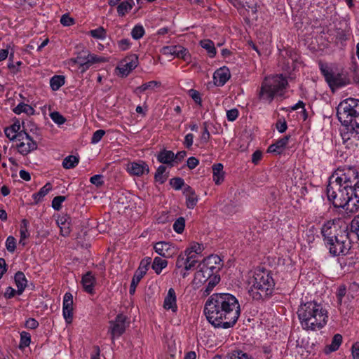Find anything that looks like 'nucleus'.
Instances as JSON below:
<instances>
[{
    "label": "nucleus",
    "instance_id": "1",
    "mask_svg": "<svg viewBox=\"0 0 359 359\" xmlns=\"http://www.w3.org/2000/svg\"><path fill=\"white\" fill-rule=\"evenodd\" d=\"M204 313L208 322L216 328L233 327L241 316V306L236 297L230 293H214L206 301Z\"/></svg>",
    "mask_w": 359,
    "mask_h": 359
},
{
    "label": "nucleus",
    "instance_id": "2",
    "mask_svg": "<svg viewBox=\"0 0 359 359\" xmlns=\"http://www.w3.org/2000/svg\"><path fill=\"white\" fill-rule=\"evenodd\" d=\"M298 318L302 328L307 331H317L325 326L328 312L316 301L302 303L297 310Z\"/></svg>",
    "mask_w": 359,
    "mask_h": 359
},
{
    "label": "nucleus",
    "instance_id": "3",
    "mask_svg": "<svg viewBox=\"0 0 359 359\" xmlns=\"http://www.w3.org/2000/svg\"><path fill=\"white\" fill-rule=\"evenodd\" d=\"M249 285L248 294L253 300L257 302L269 299L275 288L272 275L266 270L256 271Z\"/></svg>",
    "mask_w": 359,
    "mask_h": 359
},
{
    "label": "nucleus",
    "instance_id": "4",
    "mask_svg": "<svg viewBox=\"0 0 359 359\" xmlns=\"http://www.w3.org/2000/svg\"><path fill=\"white\" fill-rule=\"evenodd\" d=\"M326 194L329 201L334 207L343 208L352 212L351 207L353 205V189L343 186L330 178L327 186Z\"/></svg>",
    "mask_w": 359,
    "mask_h": 359
},
{
    "label": "nucleus",
    "instance_id": "5",
    "mask_svg": "<svg viewBox=\"0 0 359 359\" xmlns=\"http://www.w3.org/2000/svg\"><path fill=\"white\" fill-rule=\"evenodd\" d=\"M337 116L342 126L359 128V100L349 97L340 102L337 107Z\"/></svg>",
    "mask_w": 359,
    "mask_h": 359
},
{
    "label": "nucleus",
    "instance_id": "6",
    "mask_svg": "<svg viewBox=\"0 0 359 359\" xmlns=\"http://www.w3.org/2000/svg\"><path fill=\"white\" fill-rule=\"evenodd\" d=\"M287 80L282 74L265 77L259 92V98L271 103L276 96L283 95Z\"/></svg>",
    "mask_w": 359,
    "mask_h": 359
},
{
    "label": "nucleus",
    "instance_id": "7",
    "mask_svg": "<svg viewBox=\"0 0 359 359\" xmlns=\"http://www.w3.org/2000/svg\"><path fill=\"white\" fill-rule=\"evenodd\" d=\"M347 229L348 227H346V229L344 231L342 234L333 239V241H331L325 246L332 257L344 256L348 253L351 245Z\"/></svg>",
    "mask_w": 359,
    "mask_h": 359
},
{
    "label": "nucleus",
    "instance_id": "8",
    "mask_svg": "<svg viewBox=\"0 0 359 359\" xmlns=\"http://www.w3.org/2000/svg\"><path fill=\"white\" fill-rule=\"evenodd\" d=\"M334 176H336V177L334 181L349 189H353L359 183L358 172L355 167L344 166L342 168H339L335 171L332 177Z\"/></svg>",
    "mask_w": 359,
    "mask_h": 359
},
{
    "label": "nucleus",
    "instance_id": "9",
    "mask_svg": "<svg viewBox=\"0 0 359 359\" xmlns=\"http://www.w3.org/2000/svg\"><path fill=\"white\" fill-rule=\"evenodd\" d=\"M221 258L216 255H211L205 258L203 262L198 265L200 269L196 272L198 277L203 273H206L208 276L214 275L222 266Z\"/></svg>",
    "mask_w": 359,
    "mask_h": 359
},
{
    "label": "nucleus",
    "instance_id": "10",
    "mask_svg": "<svg viewBox=\"0 0 359 359\" xmlns=\"http://www.w3.org/2000/svg\"><path fill=\"white\" fill-rule=\"evenodd\" d=\"M18 142V151L22 156H27L38 148L36 142L25 130L19 133Z\"/></svg>",
    "mask_w": 359,
    "mask_h": 359
},
{
    "label": "nucleus",
    "instance_id": "11",
    "mask_svg": "<svg viewBox=\"0 0 359 359\" xmlns=\"http://www.w3.org/2000/svg\"><path fill=\"white\" fill-rule=\"evenodd\" d=\"M72 61L79 65L81 72L83 73L88 69L92 65L103 62L105 60L104 57H98L96 55L89 53L88 51L83 50L79 53L76 57L72 59Z\"/></svg>",
    "mask_w": 359,
    "mask_h": 359
},
{
    "label": "nucleus",
    "instance_id": "12",
    "mask_svg": "<svg viewBox=\"0 0 359 359\" xmlns=\"http://www.w3.org/2000/svg\"><path fill=\"white\" fill-rule=\"evenodd\" d=\"M320 233L323 236L324 245L326 246L331 241H333V239L342 234L344 231L339 228L335 223V220H328L323 224L320 229Z\"/></svg>",
    "mask_w": 359,
    "mask_h": 359
},
{
    "label": "nucleus",
    "instance_id": "13",
    "mask_svg": "<svg viewBox=\"0 0 359 359\" xmlns=\"http://www.w3.org/2000/svg\"><path fill=\"white\" fill-rule=\"evenodd\" d=\"M127 318L123 314L116 316L114 320L110 321V327L109 332L111 334V339L114 341L115 337H118L122 335L126 328Z\"/></svg>",
    "mask_w": 359,
    "mask_h": 359
},
{
    "label": "nucleus",
    "instance_id": "14",
    "mask_svg": "<svg viewBox=\"0 0 359 359\" xmlns=\"http://www.w3.org/2000/svg\"><path fill=\"white\" fill-rule=\"evenodd\" d=\"M154 249L156 253L165 258L172 257L177 253V248L169 242H158L154 245Z\"/></svg>",
    "mask_w": 359,
    "mask_h": 359
},
{
    "label": "nucleus",
    "instance_id": "15",
    "mask_svg": "<svg viewBox=\"0 0 359 359\" xmlns=\"http://www.w3.org/2000/svg\"><path fill=\"white\" fill-rule=\"evenodd\" d=\"M164 54H170L184 61L189 62L191 60V55L189 50L181 46H170L163 48Z\"/></svg>",
    "mask_w": 359,
    "mask_h": 359
},
{
    "label": "nucleus",
    "instance_id": "16",
    "mask_svg": "<svg viewBox=\"0 0 359 359\" xmlns=\"http://www.w3.org/2000/svg\"><path fill=\"white\" fill-rule=\"evenodd\" d=\"M63 316L67 323L69 324L73 319V296L66 292L63 297Z\"/></svg>",
    "mask_w": 359,
    "mask_h": 359
},
{
    "label": "nucleus",
    "instance_id": "17",
    "mask_svg": "<svg viewBox=\"0 0 359 359\" xmlns=\"http://www.w3.org/2000/svg\"><path fill=\"white\" fill-rule=\"evenodd\" d=\"M341 137L344 142H349L351 144L359 145V128L356 126L346 127V131L341 133Z\"/></svg>",
    "mask_w": 359,
    "mask_h": 359
},
{
    "label": "nucleus",
    "instance_id": "18",
    "mask_svg": "<svg viewBox=\"0 0 359 359\" xmlns=\"http://www.w3.org/2000/svg\"><path fill=\"white\" fill-rule=\"evenodd\" d=\"M332 90L339 88L349 83L348 78L342 73H332L331 77L327 81Z\"/></svg>",
    "mask_w": 359,
    "mask_h": 359
},
{
    "label": "nucleus",
    "instance_id": "19",
    "mask_svg": "<svg viewBox=\"0 0 359 359\" xmlns=\"http://www.w3.org/2000/svg\"><path fill=\"white\" fill-rule=\"evenodd\" d=\"M230 77L231 74L229 68L224 66L215 72L213 74L214 83L217 86H223Z\"/></svg>",
    "mask_w": 359,
    "mask_h": 359
},
{
    "label": "nucleus",
    "instance_id": "20",
    "mask_svg": "<svg viewBox=\"0 0 359 359\" xmlns=\"http://www.w3.org/2000/svg\"><path fill=\"white\" fill-rule=\"evenodd\" d=\"M128 170L131 175L135 176H142L149 172L148 165L143 161L130 163L128 166Z\"/></svg>",
    "mask_w": 359,
    "mask_h": 359
},
{
    "label": "nucleus",
    "instance_id": "21",
    "mask_svg": "<svg viewBox=\"0 0 359 359\" xmlns=\"http://www.w3.org/2000/svg\"><path fill=\"white\" fill-rule=\"evenodd\" d=\"M163 307L167 310L171 309L173 312L177 311V306L176 294L173 288H170L168 290V294L164 299Z\"/></svg>",
    "mask_w": 359,
    "mask_h": 359
},
{
    "label": "nucleus",
    "instance_id": "22",
    "mask_svg": "<svg viewBox=\"0 0 359 359\" xmlns=\"http://www.w3.org/2000/svg\"><path fill=\"white\" fill-rule=\"evenodd\" d=\"M95 282V278L91 271H88L84 274L82 277L81 283L85 292L89 294H93Z\"/></svg>",
    "mask_w": 359,
    "mask_h": 359
},
{
    "label": "nucleus",
    "instance_id": "23",
    "mask_svg": "<svg viewBox=\"0 0 359 359\" xmlns=\"http://www.w3.org/2000/svg\"><path fill=\"white\" fill-rule=\"evenodd\" d=\"M290 136L286 135L271 144L268 148V152L280 154L287 146Z\"/></svg>",
    "mask_w": 359,
    "mask_h": 359
},
{
    "label": "nucleus",
    "instance_id": "24",
    "mask_svg": "<svg viewBox=\"0 0 359 359\" xmlns=\"http://www.w3.org/2000/svg\"><path fill=\"white\" fill-rule=\"evenodd\" d=\"M129 61H126L124 65L118 67L120 72L123 75H128L132 70L137 66V57L134 55L128 59Z\"/></svg>",
    "mask_w": 359,
    "mask_h": 359
},
{
    "label": "nucleus",
    "instance_id": "25",
    "mask_svg": "<svg viewBox=\"0 0 359 359\" xmlns=\"http://www.w3.org/2000/svg\"><path fill=\"white\" fill-rule=\"evenodd\" d=\"M224 166L222 163H216L212 165L213 181L216 184H220L224 179Z\"/></svg>",
    "mask_w": 359,
    "mask_h": 359
},
{
    "label": "nucleus",
    "instance_id": "26",
    "mask_svg": "<svg viewBox=\"0 0 359 359\" xmlns=\"http://www.w3.org/2000/svg\"><path fill=\"white\" fill-rule=\"evenodd\" d=\"M15 283L18 287V294L20 295L27 287V280L22 271H18L15 274Z\"/></svg>",
    "mask_w": 359,
    "mask_h": 359
},
{
    "label": "nucleus",
    "instance_id": "27",
    "mask_svg": "<svg viewBox=\"0 0 359 359\" xmlns=\"http://www.w3.org/2000/svg\"><path fill=\"white\" fill-rule=\"evenodd\" d=\"M157 160L163 164L172 165L174 162V153L172 151L163 149L157 155Z\"/></svg>",
    "mask_w": 359,
    "mask_h": 359
},
{
    "label": "nucleus",
    "instance_id": "28",
    "mask_svg": "<svg viewBox=\"0 0 359 359\" xmlns=\"http://www.w3.org/2000/svg\"><path fill=\"white\" fill-rule=\"evenodd\" d=\"M69 217L67 216L60 217L57 223L60 229V233L63 236H67L70 233V222Z\"/></svg>",
    "mask_w": 359,
    "mask_h": 359
},
{
    "label": "nucleus",
    "instance_id": "29",
    "mask_svg": "<svg viewBox=\"0 0 359 359\" xmlns=\"http://www.w3.org/2000/svg\"><path fill=\"white\" fill-rule=\"evenodd\" d=\"M161 86V83L160 81H151L137 87L134 90V93L137 95L147 90H154L155 88H159Z\"/></svg>",
    "mask_w": 359,
    "mask_h": 359
},
{
    "label": "nucleus",
    "instance_id": "30",
    "mask_svg": "<svg viewBox=\"0 0 359 359\" xmlns=\"http://www.w3.org/2000/svg\"><path fill=\"white\" fill-rule=\"evenodd\" d=\"M208 284L203 290V294L208 296L212 291L213 288L219 283L220 276L218 275H211L208 276Z\"/></svg>",
    "mask_w": 359,
    "mask_h": 359
},
{
    "label": "nucleus",
    "instance_id": "31",
    "mask_svg": "<svg viewBox=\"0 0 359 359\" xmlns=\"http://www.w3.org/2000/svg\"><path fill=\"white\" fill-rule=\"evenodd\" d=\"M342 342V336L339 334H336L334 335L332 343L330 345H327L325 348V353L328 354L331 352L336 351L339 348L340 345Z\"/></svg>",
    "mask_w": 359,
    "mask_h": 359
},
{
    "label": "nucleus",
    "instance_id": "32",
    "mask_svg": "<svg viewBox=\"0 0 359 359\" xmlns=\"http://www.w3.org/2000/svg\"><path fill=\"white\" fill-rule=\"evenodd\" d=\"M52 189V185L50 183H46L43 187H41L39 191L36 193H34L32 195V197L34 200V203L37 204L40 201H41L45 196L48 194L49 191Z\"/></svg>",
    "mask_w": 359,
    "mask_h": 359
},
{
    "label": "nucleus",
    "instance_id": "33",
    "mask_svg": "<svg viewBox=\"0 0 359 359\" xmlns=\"http://www.w3.org/2000/svg\"><path fill=\"white\" fill-rule=\"evenodd\" d=\"M133 0H125L117 6V12L119 16H124L134 6Z\"/></svg>",
    "mask_w": 359,
    "mask_h": 359
},
{
    "label": "nucleus",
    "instance_id": "34",
    "mask_svg": "<svg viewBox=\"0 0 359 359\" xmlns=\"http://www.w3.org/2000/svg\"><path fill=\"white\" fill-rule=\"evenodd\" d=\"M13 112L16 114L25 113L27 115H33L35 112V110L30 105L24 102H20L13 109Z\"/></svg>",
    "mask_w": 359,
    "mask_h": 359
},
{
    "label": "nucleus",
    "instance_id": "35",
    "mask_svg": "<svg viewBox=\"0 0 359 359\" xmlns=\"http://www.w3.org/2000/svg\"><path fill=\"white\" fill-rule=\"evenodd\" d=\"M168 265V261L163 259L159 257H156L154 259L151 268L156 272V274H160L162 270L165 268Z\"/></svg>",
    "mask_w": 359,
    "mask_h": 359
},
{
    "label": "nucleus",
    "instance_id": "36",
    "mask_svg": "<svg viewBox=\"0 0 359 359\" xmlns=\"http://www.w3.org/2000/svg\"><path fill=\"white\" fill-rule=\"evenodd\" d=\"M202 48L205 49L210 57H214L216 55V48L212 41L210 39H203L200 41Z\"/></svg>",
    "mask_w": 359,
    "mask_h": 359
},
{
    "label": "nucleus",
    "instance_id": "37",
    "mask_svg": "<svg viewBox=\"0 0 359 359\" xmlns=\"http://www.w3.org/2000/svg\"><path fill=\"white\" fill-rule=\"evenodd\" d=\"M65 84V76L55 75L50 80V86L53 90L56 91Z\"/></svg>",
    "mask_w": 359,
    "mask_h": 359
},
{
    "label": "nucleus",
    "instance_id": "38",
    "mask_svg": "<svg viewBox=\"0 0 359 359\" xmlns=\"http://www.w3.org/2000/svg\"><path fill=\"white\" fill-rule=\"evenodd\" d=\"M79 162V157L69 155L65 157L62 161V166L65 169H72L75 168Z\"/></svg>",
    "mask_w": 359,
    "mask_h": 359
},
{
    "label": "nucleus",
    "instance_id": "39",
    "mask_svg": "<svg viewBox=\"0 0 359 359\" xmlns=\"http://www.w3.org/2000/svg\"><path fill=\"white\" fill-rule=\"evenodd\" d=\"M166 168L164 165H160L154 175V179L156 182L159 184H163L168 179V175L165 174Z\"/></svg>",
    "mask_w": 359,
    "mask_h": 359
},
{
    "label": "nucleus",
    "instance_id": "40",
    "mask_svg": "<svg viewBox=\"0 0 359 359\" xmlns=\"http://www.w3.org/2000/svg\"><path fill=\"white\" fill-rule=\"evenodd\" d=\"M28 225H29V222L26 219H23L21 221L20 229V243L22 244V245H25V243L23 242L22 241L27 238L29 236V233L28 232Z\"/></svg>",
    "mask_w": 359,
    "mask_h": 359
},
{
    "label": "nucleus",
    "instance_id": "41",
    "mask_svg": "<svg viewBox=\"0 0 359 359\" xmlns=\"http://www.w3.org/2000/svg\"><path fill=\"white\" fill-rule=\"evenodd\" d=\"M151 258L146 257L143 259L140 264L138 269L136 270L135 273L137 274H142V276H144L148 270L149 266L151 264Z\"/></svg>",
    "mask_w": 359,
    "mask_h": 359
},
{
    "label": "nucleus",
    "instance_id": "42",
    "mask_svg": "<svg viewBox=\"0 0 359 359\" xmlns=\"http://www.w3.org/2000/svg\"><path fill=\"white\" fill-rule=\"evenodd\" d=\"M31 343V335L29 333L27 332H22L20 333V341L19 344V348L20 349H23L29 346Z\"/></svg>",
    "mask_w": 359,
    "mask_h": 359
},
{
    "label": "nucleus",
    "instance_id": "43",
    "mask_svg": "<svg viewBox=\"0 0 359 359\" xmlns=\"http://www.w3.org/2000/svg\"><path fill=\"white\" fill-rule=\"evenodd\" d=\"M144 33L145 31L143 26L141 25H137L133 28L131 31V36L134 39L138 40L144 35Z\"/></svg>",
    "mask_w": 359,
    "mask_h": 359
},
{
    "label": "nucleus",
    "instance_id": "44",
    "mask_svg": "<svg viewBox=\"0 0 359 359\" xmlns=\"http://www.w3.org/2000/svg\"><path fill=\"white\" fill-rule=\"evenodd\" d=\"M173 229L177 233H182L185 227V219L182 217L177 218L173 224Z\"/></svg>",
    "mask_w": 359,
    "mask_h": 359
},
{
    "label": "nucleus",
    "instance_id": "45",
    "mask_svg": "<svg viewBox=\"0 0 359 359\" xmlns=\"http://www.w3.org/2000/svg\"><path fill=\"white\" fill-rule=\"evenodd\" d=\"M353 205H352V212H355L359 208V183L353 189Z\"/></svg>",
    "mask_w": 359,
    "mask_h": 359
},
{
    "label": "nucleus",
    "instance_id": "46",
    "mask_svg": "<svg viewBox=\"0 0 359 359\" xmlns=\"http://www.w3.org/2000/svg\"><path fill=\"white\" fill-rule=\"evenodd\" d=\"M144 276H142V274H140H140H137V273H134V276L131 280L130 289H129V293L130 294H133L135 293L137 285H138V283H140V281L141 280V279Z\"/></svg>",
    "mask_w": 359,
    "mask_h": 359
},
{
    "label": "nucleus",
    "instance_id": "47",
    "mask_svg": "<svg viewBox=\"0 0 359 359\" xmlns=\"http://www.w3.org/2000/svg\"><path fill=\"white\" fill-rule=\"evenodd\" d=\"M187 201L186 204L187 207L189 209H193L197 204L198 202V196L196 193H191V194L186 196Z\"/></svg>",
    "mask_w": 359,
    "mask_h": 359
},
{
    "label": "nucleus",
    "instance_id": "48",
    "mask_svg": "<svg viewBox=\"0 0 359 359\" xmlns=\"http://www.w3.org/2000/svg\"><path fill=\"white\" fill-rule=\"evenodd\" d=\"M90 33L93 38L98 39H104L107 34L106 30L102 27L90 30Z\"/></svg>",
    "mask_w": 359,
    "mask_h": 359
},
{
    "label": "nucleus",
    "instance_id": "49",
    "mask_svg": "<svg viewBox=\"0 0 359 359\" xmlns=\"http://www.w3.org/2000/svg\"><path fill=\"white\" fill-rule=\"evenodd\" d=\"M228 359H251V358L243 351L236 350L229 354Z\"/></svg>",
    "mask_w": 359,
    "mask_h": 359
},
{
    "label": "nucleus",
    "instance_id": "50",
    "mask_svg": "<svg viewBox=\"0 0 359 359\" xmlns=\"http://www.w3.org/2000/svg\"><path fill=\"white\" fill-rule=\"evenodd\" d=\"M319 67L327 82L331 77L333 72L330 69L327 65L323 64L322 62H319Z\"/></svg>",
    "mask_w": 359,
    "mask_h": 359
},
{
    "label": "nucleus",
    "instance_id": "51",
    "mask_svg": "<svg viewBox=\"0 0 359 359\" xmlns=\"http://www.w3.org/2000/svg\"><path fill=\"white\" fill-rule=\"evenodd\" d=\"M66 200L64 196H57L53 198L52 201V207L55 210H60L62 208V203Z\"/></svg>",
    "mask_w": 359,
    "mask_h": 359
},
{
    "label": "nucleus",
    "instance_id": "52",
    "mask_svg": "<svg viewBox=\"0 0 359 359\" xmlns=\"http://www.w3.org/2000/svg\"><path fill=\"white\" fill-rule=\"evenodd\" d=\"M170 184L175 190H180L184 186V181L181 177H174L170 180Z\"/></svg>",
    "mask_w": 359,
    "mask_h": 359
},
{
    "label": "nucleus",
    "instance_id": "53",
    "mask_svg": "<svg viewBox=\"0 0 359 359\" xmlns=\"http://www.w3.org/2000/svg\"><path fill=\"white\" fill-rule=\"evenodd\" d=\"M238 3L242 5L243 7L250 8L252 13H255L257 12V2L255 0H241Z\"/></svg>",
    "mask_w": 359,
    "mask_h": 359
},
{
    "label": "nucleus",
    "instance_id": "54",
    "mask_svg": "<svg viewBox=\"0 0 359 359\" xmlns=\"http://www.w3.org/2000/svg\"><path fill=\"white\" fill-rule=\"evenodd\" d=\"M6 247L8 252H13L16 248V240L15 238L10 236L7 238L6 241Z\"/></svg>",
    "mask_w": 359,
    "mask_h": 359
},
{
    "label": "nucleus",
    "instance_id": "55",
    "mask_svg": "<svg viewBox=\"0 0 359 359\" xmlns=\"http://www.w3.org/2000/svg\"><path fill=\"white\" fill-rule=\"evenodd\" d=\"M204 248L203 245L199 244L198 243H193L191 245L187 248L185 251H190V252H194L198 255H201L203 252Z\"/></svg>",
    "mask_w": 359,
    "mask_h": 359
},
{
    "label": "nucleus",
    "instance_id": "56",
    "mask_svg": "<svg viewBox=\"0 0 359 359\" xmlns=\"http://www.w3.org/2000/svg\"><path fill=\"white\" fill-rule=\"evenodd\" d=\"M51 119L57 124L62 125L65 123L66 118L57 111H54L50 114Z\"/></svg>",
    "mask_w": 359,
    "mask_h": 359
},
{
    "label": "nucleus",
    "instance_id": "57",
    "mask_svg": "<svg viewBox=\"0 0 359 359\" xmlns=\"http://www.w3.org/2000/svg\"><path fill=\"white\" fill-rule=\"evenodd\" d=\"M60 23L63 26H71L75 23L74 18H71L69 14L66 13L62 15Z\"/></svg>",
    "mask_w": 359,
    "mask_h": 359
},
{
    "label": "nucleus",
    "instance_id": "58",
    "mask_svg": "<svg viewBox=\"0 0 359 359\" xmlns=\"http://www.w3.org/2000/svg\"><path fill=\"white\" fill-rule=\"evenodd\" d=\"M350 229L351 232L355 233L359 238V215L351 221Z\"/></svg>",
    "mask_w": 359,
    "mask_h": 359
},
{
    "label": "nucleus",
    "instance_id": "59",
    "mask_svg": "<svg viewBox=\"0 0 359 359\" xmlns=\"http://www.w3.org/2000/svg\"><path fill=\"white\" fill-rule=\"evenodd\" d=\"M105 131L104 130L100 129L96 130L92 137L91 142L93 144H96L98 142L100 141V140L102 138V137L104 135Z\"/></svg>",
    "mask_w": 359,
    "mask_h": 359
},
{
    "label": "nucleus",
    "instance_id": "60",
    "mask_svg": "<svg viewBox=\"0 0 359 359\" xmlns=\"http://www.w3.org/2000/svg\"><path fill=\"white\" fill-rule=\"evenodd\" d=\"M276 126L278 132L280 133H284L287 128V122L284 118H279L276 123Z\"/></svg>",
    "mask_w": 359,
    "mask_h": 359
},
{
    "label": "nucleus",
    "instance_id": "61",
    "mask_svg": "<svg viewBox=\"0 0 359 359\" xmlns=\"http://www.w3.org/2000/svg\"><path fill=\"white\" fill-rule=\"evenodd\" d=\"M238 110L236 108L231 109L226 111V117L229 121H235L238 116Z\"/></svg>",
    "mask_w": 359,
    "mask_h": 359
},
{
    "label": "nucleus",
    "instance_id": "62",
    "mask_svg": "<svg viewBox=\"0 0 359 359\" xmlns=\"http://www.w3.org/2000/svg\"><path fill=\"white\" fill-rule=\"evenodd\" d=\"M102 178L103 176L102 175H95L90 178V182L93 184L100 187L104 184Z\"/></svg>",
    "mask_w": 359,
    "mask_h": 359
},
{
    "label": "nucleus",
    "instance_id": "63",
    "mask_svg": "<svg viewBox=\"0 0 359 359\" xmlns=\"http://www.w3.org/2000/svg\"><path fill=\"white\" fill-rule=\"evenodd\" d=\"M186 255V258L188 259V262H190L194 264L198 263V254L194 252H190V251H184Z\"/></svg>",
    "mask_w": 359,
    "mask_h": 359
},
{
    "label": "nucleus",
    "instance_id": "64",
    "mask_svg": "<svg viewBox=\"0 0 359 359\" xmlns=\"http://www.w3.org/2000/svg\"><path fill=\"white\" fill-rule=\"evenodd\" d=\"M351 351L353 358L359 359V342H356L353 344Z\"/></svg>",
    "mask_w": 359,
    "mask_h": 359
}]
</instances>
